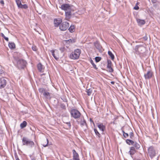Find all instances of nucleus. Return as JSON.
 Listing matches in <instances>:
<instances>
[{"mask_svg": "<svg viewBox=\"0 0 160 160\" xmlns=\"http://www.w3.org/2000/svg\"><path fill=\"white\" fill-rule=\"evenodd\" d=\"M14 63L15 66L19 69H23L26 67V62L23 59H20L14 57Z\"/></svg>", "mask_w": 160, "mask_h": 160, "instance_id": "nucleus-1", "label": "nucleus"}, {"mask_svg": "<svg viewBox=\"0 0 160 160\" xmlns=\"http://www.w3.org/2000/svg\"><path fill=\"white\" fill-rule=\"evenodd\" d=\"M158 153L157 150L155 147L151 146L148 148V154L151 158L152 159Z\"/></svg>", "mask_w": 160, "mask_h": 160, "instance_id": "nucleus-2", "label": "nucleus"}, {"mask_svg": "<svg viewBox=\"0 0 160 160\" xmlns=\"http://www.w3.org/2000/svg\"><path fill=\"white\" fill-rule=\"evenodd\" d=\"M133 51L134 53L140 55L143 54L145 50V47L142 45H139L135 46Z\"/></svg>", "mask_w": 160, "mask_h": 160, "instance_id": "nucleus-3", "label": "nucleus"}, {"mask_svg": "<svg viewBox=\"0 0 160 160\" xmlns=\"http://www.w3.org/2000/svg\"><path fill=\"white\" fill-rule=\"evenodd\" d=\"M23 145L32 148L34 147V143L33 141L27 137H23L22 138Z\"/></svg>", "mask_w": 160, "mask_h": 160, "instance_id": "nucleus-4", "label": "nucleus"}, {"mask_svg": "<svg viewBox=\"0 0 160 160\" xmlns=\"http://www.w3.org/2000/svg\"><path fill=\"white\" fill-rule=\"evenodd\" d=\"M81 52V51L80 49H76L74 50V52L70 54L69 58L71 59L74 60L77 59L79 58Z\"/></svg>", "mask_w": 160, "mask_h": 160, "instance_id": "nucleus-5", "label": "nucleus"}, {"mask_svg": "<svg viewBox=\"0 0 160 160\" xmlns=\"http://www.w3.org/2000/svg\"><path fill=\"white\" fill-rule=\"evenodd\" d=\"M71 117L75 119L80 118L81 114L79 111L75 109H72L70 112Z\"/></svg>", "mask_w": 160, "mask_h": 160, "instance_id": "nucleus-6", "label": "nucleus"}, {"mask_svg": "<svg viewBox=\"0 0 160 160\" xmlns=\"http://www.w3.org/2000/svg\"><path fill=\"white\" fill-rule=\"evenodd\" d=\"M124 129L125 132L129 134L130 138L132 139L134 137V134L132 129L129 127L127 126L125 127Z\"/></svg>", "mask_w": 160, "mask_h": 160, "instance_id": "nucleus-7", "label": "nucleus"}, {"mask_svg": "<svg viewBox=\"0 0 160 160\" xmlns=\"http://www.w3.org/2000/svg\"><path fill=\"white\" fill-rule=\"evenodd\" d=\"M73 6L70 5L69 4H65L61 5L60 8L62 10L66 11H71L72 7Z\"/></svg>", "mask_w": 160, "mask_h": 160, "instance_id": "nucleus-8", "label": "nucleus"}, {"mask_svg": "<svg viewBox=\"0 0 160 160\" xmlns=\"http://www.w3.org/2000/svg\"><path fill=\"white\" fill-rule=\"evenodd\" d=\"M69 26V23L67 22L62 23L59 26V28L62 31H64L66 30Z\"/></svg>", "mask_w": 160, "mask_h": 160, "instance_id": "nucleus-9", "label": "nucleus"}, {"mask_svg": "<svg viewBox=\"0 0 160 160\" xmlns=\"http://www.w3.org/2000/svg\"><path fill=\"white\" fill-rule=\"evenodd\" d=\"M153 75V72L151 70H148L147 72L144 74V77L146 80L151 78Z\"/></svg>", "mask_w": 160, "mask_h": 160, "instance_id": "nucleus-10", "label": "nucleus"}, {"mask_svg": "<svg viewBox=\"0 0 160 160\" xmlns=\"http://www.w3.org/2000/svg\"><path fill=\"white\" fill-rule=\"evenodd\" d=\"M7 83L6 79L4 78H0V89L4 88Z\"/></svg>", "mask_w": 160, "mask_h": 160, "instance_id": "nucleus-11", "label": "nucleus"}, {"mask_svg": "<svg viewBox=\"0 0 160 160\" xmlns=\"http://www.w3.org/2000/svg\"><path fill=\"white\" fill-rule=\"evenodd\" d=\"M94 45L96 48L100 53L102 52L103 50L102 48L98 41H96L94 43Z\"/></svg>", "mask_w": 160, "mask_h": 160, "instance_id": "nucleus-12", "label": "nucleus"}, {"mask_svg": "<svg viewBox=\"0 0 160 160\" xmlns=\"http://www.w3.org/2000/svg\"><path fill=\"white\" fill-rule=\"evenodd\" d=\"M107 63V68L108 69L107 71L111 73L113 72V69L111 67L112 63L111 61L110 60H108Z\"/></svg>", "mask_w": 160, "mask_h": 160, "instance_id": "nucleus-13", "label": "nucleus"}, {"mask_svg": "<svg viewBox=\"0 0 160 160\" xmlns=\"http://www.w3.org/2000/svg\"><path fill=\"white\" fill-rule=\"evenodd\" d=\"M50 52L52 53V56L56 60H58L59 58V56L57 50H51Z\"/></svg>", "mask_w": 160, "mask_h": 160, "instance_id": "nucleus-14", "label": "nucleus"}, {"mask_svg": "<svg viewBox=\"0 0 160 160\" xmlns=\"http://www.w3.org/2000/svg\"><path fill=\"white\" fill-rule=\"evenodd\" d=\"M137 152L136 149H135L134 147H131L130 148V150L128 152V153L129 154L131 157L133 158L132 156L134 155Z\"/></svg>", "mask_w": 160, "mask_h": 160, "instance_id": "nucleus-15", "label": "nucleus"}, {"mask_svg": "<svg viewBox=\"0 0 160 160\" xmlns=\"http://www.w3.org/2000/svg\"><path fill=\"white\" fill-rule=\"evenodd\" d=\"M73 154V160H80L79 159V156L78 153L76 152L75 149L72 151Z\"/></svg>", "mask_w": 160, "mask_h": 160, "instance_id": "nucleus-16", "label": "nucleus"}, {"mask_svg": "<svg viewBox=\"0 0 160 160\" xmlns=\"http://www.w3.org/2000/svg\"><path fill=\"white\" fill-rule=\"evenodd\" d=\"M62 21L60 18H55L54 20V23L55 27H58L61 23Z\"/></svg>", "mask_w": 160, "mask_h": 160, "instance_id": "nucleus-17", "label": "nucleus"}, {"mask_svg": "<svg viewBox=\"0 0 160 160\" xmlns=\"http://www.w3.org/2000/svg\"><path fill=\"white\" fill-rule=\"evenodd\" d=\"M140 142H137L136 141H134L133 144H132L133 147L135 148V149L136 150H138L140 148Z\"/></svg>", "mask_w": 160, "mask_h": 160, "instance_id": "nucleus-18", "label": "nucleus"}, {"mask_svg": "<svg viewBox=\"0 0 160 160\" xmlns=\"http://www.w3.org/2000/svg\"><path fill=\"white\" fill-rule=\"evenodd\" d=\"M78 124L80 123V125L82 127H83L84 126H86V127H87V124L86 123V121L83 118L82 119H81L80 122L79 121H77Z\"/></svg>", "mask_w": 160, "mask_h": 160, "instance_id": "nucleus-19", "label": "nucleus"}, {"mask_svg": "<svg viewBox=\"0 0 160 160\" xmlns=\"http://www.w3.org/2000/svg\"><path fill=\"white\" fill-rule=\"evenodd\" d=\"M37 68L38 69V70L41 72H43L44 68L43 67V66L42 65L41 63H39L37 66Z\"/></svg>", "mask_w": 160, "mask_h": 160, "instance_id": "nucleus-20", "label": "nucleus"}, {"mask_svg": "<svg viewBox=\"0 0 160 160\" xmlns=\"http://www.w3.org/2000/svg\"><path fill=\"white\" fill-rule=\"evenodd\" d=\"M98 127L102 131H104L106 129V127L105 125H103L102 123H101L100 124H98Z\"/></svg>", "mask_w": 160, "mask_h": 160, "instance_id": "nucleus-21", "label": "nucleus"}, {"mask_svg": "<svg viewBox=\"0 0 160 160\" xmlns=\"http://www.w3.org/2000/svg\"><path fill=\"white\" fill-rule=\"evenodd\" d=\"M43 95L47 99H50V94L49 92L46 91L44 93H43Z\"/></svg>", "mask_w": 160, "mask_h": 160, "instance_id": "nucleus-22", "label": "nucleus"}, {"mask_svg": "<svg viewBox=\"0 0 160 160\" xmlns=\"http://www.w3.org/2000/svg\"><path fill=\"white\" fill-rule=\"evenodd\" d=\"M71 11H67L65 12V16L66 18L69 19L71 17Z\"/></svg>", "mask_w": 160, "mask_h": 160, "instance_id": "nucleus-23", "label": "nucleus"}, {"mask_svg": "<svg viewBox=\"0 0 160 160\" xmlns=\"http://www.w3.org/2000/svg\"><path fill=\"white\" fill-rule=\"evenodd\" d=\"M9 47L12 49H14L15 48V44L14 42H9L8 43Z\"/></svg>", "mask_w": 160, "mask_h": 160, "instance_id": "nucleus-24", "label": "nucleus"}, {"mask_svg": "<svg viewBox=\"0 0 160 160\" xmlns=\"http://www.w3.org/2000/svg\"><path fill=\"white\" fill-rule=\"evenodd\" d=\"M137 22L140 25H143L145 24V21L143 20H141L139 19H137Z\"/></svg>", "mask_w": 160, "mask_h": 160, "instance_id": "nucleus-25", "label": "nucleus"}, {"mask_svg": "<svg viewBox=\"0 0 160 160\" xmlns=\"http://www.w3.org/2000/svg\"><path fill=\"white\" fill-rule=\"evenodd\" d=\"M86 90V92L87 93V95L89 96L91 95L92 93V88H90L88 89V88L87 87Z\"/></svg>", "mask_w": 160, "mask_h": 160, "instance_id": "nucleus-26", "label": "nucleus"}, {"mask_svg": "<svg viewBox=\"0 0 160 160\" xmlns=\"http://www.w3.org/2000/svg\"><path fill=\"white\" fill-rule=\"evenodd\" d=\"M134 141L129 139H127L126 141V143L129 145H132V144H133Z\"/></svg>", "mask_w": 160, "mask_h": 160, "instance_id": "nucleus-27", "label": "nucleus"}, {"mask_svg": "<svg viewBox=\"0 0 160 160\" xmlns=\"http://www.w3.org/2000/svg\"><path fill=\"white\" fill-rule=\"evenodd\" d=\"M27 122L26 121H24L20 124V127L21 128H23L26 127Z\"/></svg>", "mask_w": 160, "mask_h": 160, "instance_id": "nucleus-28", "label": "nucleus"}, {"mask_svg": "<svg viewBox=\"0 0 160 160\" xmlns=\"http://www.w3.org/2000/svg\"><path fill=\"white\" fill-rule=\"evenodd\" d=\"M94 130L95 133L96 135H97L98 137L99 138H100L101 137V135L100 134V133L98 132L96 129L94 128Z\"/></svg>", "mask_w": 160, "mask_h": 160, "instance_id": "nucleus-29", "label": "nucleus"}, {"mask_svg": "<svg viewBox=\"0 0 160 160\" xmlns=\"http://www.w3.org/2000/svg\"><path fill=\"white\" fill-rule=\"evenodd\" d=\"M44 141L45 142H46L47 143L46 144H45V143L44 144L43 143H42V146H43L44 147H46L48 146V142H49L48 140V139L46 138V139L44 140Z\"/></svg>", "mask_w": 160, "mask_h": 160, "instance_id": "nucleus-30", "label": "nucleus"}, {"mask_svg": "<svg viewBox=\"0 0 160 160\" xmlns=\"http://www.w3.org/2000/svg\"><path fill=\"white\" fill-rule=\"evenodd\" d=\"M108 54L112 60H113L114 58V56L113 54L112 53V52L110 51H108Z\"/></svg>", "mask_w": 160, "mask_h": 160, "instance_id": "nucleus-31", "label": "nucleus"}, {"mask_svg": "<svg viewBox=\"0 0 160 160\" xmlns=\"http://www.w3.org/2000/svg\"><path fill=\"white\" fill-rule=\"evenodd\" d=\"M68 30L71 32H73L74 31V26L71 25L68 28Z\"/></svg>", "mask_w": 160, "mask_h": 160, "instance_id": "nucleus-32", "label": "nucleus"}, {"mask_svg": "<svg viewBox=\"0 0 160 160\" xmlns=\"http://www.w3.org/2000/svg\"><path fill=\"white\" fill-rule=\"evenodd\" d=\"M122 133H123V136L125 138H128L129 136V134L127 133H125V131L123 130L122 131Z\"/></svg>", "mask_w": 160, "mask_h": 160, "instance_id": "nucleus-33", "label": "nucleus"}, {"mask_svg": "<svg viewBox=\"0 0 160 160\" xmlns=\"http://www.w3.org/2000/svg\"><path fill=\"white\" fill-rule=\"evenodd\" d=\"M38 91L41 94L44 93L46 91L45 89L42 88H39Z\"/></svg>", "mask_w": 160, "mask_h": 160, "instance_id": "nucleus-34", "label": "nucleus"}, {"mask_svg": "<svg viewBox=\"0 0 160 160\" xmlns=\"http://www.w3.org/2000/svg\"><path fill=\"white\" fill-rule=\"evenodd\" d=\"M28 8L27 5L26 4L22 5L21 4V5L19 7V8H21L27 9Z\"/></svg>", "mask_w": 160, "mask_h": 160, "instance_id": "nucleus-35", "label": "nucleus"}, {"mask_svg": "<svg viewBox=\"0 0 160 160\" xmlns=\"http://www.w3.org/2000/svg\"><path fill=\"white\" fill-rule=\"evenodd\" d=\"M1 36L4 39L7 41H8L9 39L8 38V37H6L4 34L2 33H1Z\"/></svg>", "mask_w": 160, "mask_h": 160, "instance_id": "nucleus-36", "label": "nucleus"}, {"mask_svg": "<svg viewBox=\"0 0 160 160\" xmlns=\"http://www.w3.org/2000/svg\"><path fill=\"white\" fill-rule=\"evenodd\" d=\"M16 3L18 6V8L21 5L22 3L21 2L20 0H17L16 1Z\"/></svg>", "mask_w": 160, "mask_h": 160, "instance_id": "nucleus-37", "label": "nucleus"}, {"mask_svg": "<svg viewBox=\"0 0 160 160\" xmlns=\"http://www.w3.org/2000/svg\"><path fill=\"white\" fill-rule=\"evenodd\" d=\"M101 59V58L99 57H97L95 58V61L97 62H99Z\"/></svg>", "mask_w": 160, "mask_h": 160, "instance_id": "nucleus-38", "label": "nucleus"}, {"mask_svg": "<svg viewBox=\"0 0 160 160\" xmlns=\"http://www.w3.org/2000/svg\"><path fill=\"white\" fill-rule=\"evenodd\" d=\"M91 63L92 64V65L93 66V67L94 68H95L96 69H97V68L96 67V65L94 64V63L93 62V61L92 60H91L90 61Z\"/></svg>", "mask_w": 160, "mask_h": 160, "instance_id": "nucleus-39", "label": "nucleus"}, {"mask_svg": "<svg viewBox=\"0 0 160 160\" xmlns=\"http://www.w3.org/2000/svg\"><path fill=\"white\" fill-rule=\"evenodd\" d=\"M66 123L67 124V125L68 126V128H70L71 125L70 123V122H66Z\"/></svg>", "mask_w": 160, "mask_h": 160, "instance_id": "nucleus-40", "label": "nucleus"}, {"mask_svg": "<svg viewBox=\"0 0 160 160\" xmlns=\"http://www.w3.org/2000/svg\"><path fill=\"white\" fill-rule=\"evenodd\" d=\"M61 99L64 102H66V103L67 102V100L65 97L63 96L61 98Z\"/></svg>", "mask_w": 160, "mask_h": 160, "instance_id": "nucleus-41", "label": "nucleus"}, {"mask_svg": "<svg viewBox=\"0 0 160 160\" xmlns=\"http://www.w3.org/2000/svg\"><path fill=\"white\" fill-rule=\"evenodd\" d=\"M32 50L33 51H37V47L35 46H34V45L32 46Z\"/></svg>", "mask_w": 160, "mask_h": 160, "instance_id": "nucleus-42", "label": "nucleus"}, {"mask_svg": "<svg viewBox=\"0 0 160 160\" xmlns=\"http://www.w3.org/2000/svg\"><path fill=\"white\" fill-rule=\"evenodd\" d=\"M61 108L62 109H66L65 105L63 103L61 104Z\"/></svg>", "mask_w": 160, "mask_h": 160, "instance_id": "nucleus-43", "label": "nucleus"}, {"mask_svg": "<svg viewBox=\"0 0 160 160\" xmlns=\"http://www.w3.org/2000/svg\"><path fill=\"white\" fill-rule=\"evenodd\" d=\"M59 50L62 52H63L65 50V47H61L59 48Z\"/></svg>", "mask_w": 160, "mask_h": 160, "instance_id": "nucleus-44", "label": "nucleus"}, {"mask_svg": "<svg viewBox=\"0 0 160 160\" xmlns=\"http://www.w3.org/2000/svg\"><path fill=\"white\" fill-rule=\"evenodd\" d=\"M134 9L135 10H138L139 9V8L138 5H136L134 7Z\"/></svg>", "mask_w": 160, "mask_h": 160, "instance_id": "nucleus-45", "label": "nucleus"}, {"mask_svg": "<svg viewBox=\"0 0 160 160\" xmlns=\"http://www.w3.org/2000/svg\"><path fill=\"white\" fill-rule=\"evenodd\" d=\"M67 43H72V40L71 39H70L67 41Z\"/></svg>", "mask_w": 160, "mask_h": 160, "instance_id": "nucleus-46", "label": "nucleus"}, {"mask_svg": "<svg viewBox=\"0 0 160 160\" xmlns=\"http://www.w3.org/2000/svg\"><path fill=\"white\" fill-rule=\"evenodd\" d=\"M0 3L1 4H2V6H3L4 5V2L3 0H2L0 1Z\"/></svg>", "mask_w": 160, "mask_h": 160, "instance_id": "nucleus-47", "label": "nucleus"}, {"mask_svg": "<svg viewBox=\"0 0 160 160\" xmlns=\"http://www.w3.org/2000/svg\"><path fill=\"white\" fill-rule=\"evenodd\" d=\"M143 38L144 40L145 41H146L148 39V37L146 35Z\"/></svg>", "mask_w": 160, "mask_h": 160, "instance_id": "nucleus-48", "label": "nucleus"}, {"mask_svg": "<svg viewBox=\"0 0 160 160\" xmlns=\"http://www.w3.org/2000/svg\"><path fill=\"white\" fill-rule=\"evenodd\" d=\"M15 157L16 159V160H20L17 155H15Z\"/></svg>", "mask_w": 160, "mask_h": 160, "instance_id": "nucleus-49", "label": "nucleus"}, {"mask_svg": "<svg viewBox=\"0 0 160 160\" xmlns=\"http://www.w3.org/2000/svg\"><path fill=\"white\" fill-rule=\"evenodd\" d=\"M152 3H154L157 2V0H151Z\"/></svg>", "mask_w": 160, "mask_h": 160, "instance_id": "nucleus-50", "label": "nucleus"}, {"mask_svg": "<svg viewBox=\"0 0 160 160\" xmlns=\"http://www.w3.org/2000/svg\"><path fill=\"white\" fill-rule=\"evenodd\" d=\"M111 83L112 84H114L115 83V82L113 81H112L111 82Z\"/></svg>", "mask_w": 160, "mask_h": 160, "instance_id": "nucleus-51", "label": "nucleus"}, {"mask_svg": "<svg viewBox=\"0 0 160 160\" xmlns=\"http://www.w3.org/2000/svg\"><path fill=\"white\" fill-rule=\"evenodd\" d=\"M75 42V40L73 39L72 40V43H74Z\"/></svg>", "mask_w": 160, "mask_h": 160, "instance_id": "nucleus-52", "label": "nucleus"}, {"mask_svg": "<svg viewBox=\"0 0 160 160\" xmlns=\"http://www.w3.org/2000/svg\"><path fill=\"white\" fill-rule=\"evenodd\" d=\"M90 121L92 122H93V121L92 120V119L91 118L90 119Z\"/></svg>", "mask_w": 160, "mask_h": 160, "instance_id": "nucleus-53", "label": "nucleus"}, {"mask_svg": "<svg viewBox=\"0 0 160 160\" xmlns=\"http://www.w3.org/2000/svg\"><path fill=\"white\" fill-rule=\"evenodd\" d=\"M31 160H36L34 158H33L31 159Z\"/></svg>", "mask_w": 160, "mask_h": 160, "instance_id": "nucleus-54", "label": "nucleus"}, {"mask_svg": "<svg viewBox=\"0 0 160 160\" xmlns=\"http://www.w3.org/2000/svg\"><path fill=\"white\" fill-rule=\"evenodd\" d=\"M112 123H113V124H115V122H114V121L112 122Z\"/></svg>", "mask_w": 160, "mask_h": 160, "instance_id": "nucleus-55", "label": "nucleus"}, {"mask_svg": "<svg viewBox=\"0 0 160 160\" xmlns=\"http://www.w3.org/2000/svg\"><path fill=\"white\" fill-rule=\"evenodd\" d=\"M86 130V129H85V130H84V131H85V130Z\"/></svg>", "mask_w": 160, "mask_h": 160, "instance_id": "nucleus-56", "label": "nucleus"}, {"mask_svg": "<svg viewBox=\"0 0 160 160\" xmlns=\"http://www.w3.org/2000/svg\"><path fill=\"white\" fill-rule=\"evenodd\" d=\"M114 119H115V120H116V118H114Z\"/></svg>", "mask_w": 160, "mask_h": 160, "instance_id": "nucleus-57", "label": "nucleus"}, {"mask_svg": "<svg viewBox=\"0 0 160 160\" xmlns=\"http://www.w3.org/2000/svg\"><path fill=\"white\" fill-rule=\"evenodd\" d=\"M72 160V159H71V160Z\"/></svg>", "mask_w": 160, "mask_h": 160, "instance_id": "nucleus-58", "label": "nucleus"}]
</instances>
